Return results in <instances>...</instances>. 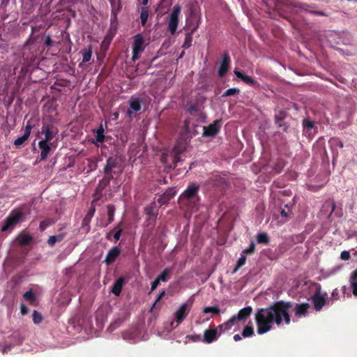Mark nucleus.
Segmentation results:
<instances>
[{"label": "nucleus", "instance_id": "obj_31", "mask_svg": "<svg viewBox=\"0 0 357 357\" xmlns=\"http://www.w3.org/2000/svg\"><path fill=\"white\" fill-rule=\"evenodd\" d=\"M194 32L191 30L190 32L185 34V40L182 46L184 49H188L192 45V34Z\"/></svg>", "mask_w": 357, "mask_h": 357}, {"label": "nucleus", "instance_id": "obj_53", "mask_svg": "<svg viewBox=\"0 0 357 357\" xmlns=\"http://www.w3.org/2000/svg\"><path fill=\"white\" fill-rule=\"evenodd\" d=\"M350 286L352 288L353 294L354 296H357V279L354 280L349 281Z\"/></svg>", "mask_w": 357, "mask_h": 357}, {"label": "nucleus", "instance_id": "obj_25", "mask_svg": "<svg viewBox=\"0 0 357 357\" xmlns=\"http://www.w3.org/2000/svg\"><path fill=\"white\" fill-rule=\"evenodd\" d=\"M112 7V13L118 15L122 8L121 0H109Z\"/></svg>", "mask_w": 357, "mask_h": 357}, {"label": "nucleus", "instance_id": "obj_61", "mask_svg": "<svg viewBox=\"0 0 357 357\" xmlns=\"http://www.w3.org/2000/svg\"><path fill=\"white\" fill-rule=\"evenodd\" d=\"M20 311L22 315H25L29 312V308L24 304L20 306Z\"/></svg>", "mask_w": 357, "mask_h": 357}, {"label": "nucleus", "instance_id": "obj_60", "mask_svg": "<svg viewBox=\"0 0 357 357\" xmlns=\"http://www.w3.org/2000/svg\"><path fill=\"white\" fill-rule=\"evenodd\" d=\"M186 338L189 339V340H191L193 342H197V341H199L201 340V337L199 335H187L186 336Z\"/></svg>", "mask_w": 357, "mask_h": 357}, {"label": "nucleus", "instance_id": "obj_14", "mask_svg": "<svg viewBox=\"0 0 357 357\" xmlns=\"http://www.w3.org/2000/svg\"><path fill=\"white\" fill-rule=\"evenodd\" d=\"M186 19H189L190 22H191V20H196V24L192 29V31H195L198 29V27L200 24V22H201V15H200V13L196 6H190L189 14Z\"/></svg>", "mask_w": 357, "mask_h": 357}, {"label": "nucleus", "instance_id": "obj_10", "mask_svg": "<svg viewBox=\"0 0 357 357\" xmlns=\"http://www.w3.org/2000/svg\"><path fill=\"white\" fill-rule=\"evenodd\" d=\"M120 164V159L116 156H112L107 158L106 165L104 167V173L105 174L109 176H114L113 174H115L116 172L114 171V169L118 167Z\"/></svg>", "mask_w": 357, "mask_h": 357}, {"label": "nucleus", "instance_id": "obj_16", "mask_svg": "<svg viewBox=\"0 0 357 357\" xmlns=\"http://www.w3.org/2000/svg\"><path fill=\"white\" fill-rule=\"evenodd\" d=\"M114 178V176H109L105 174V176L99 181L98 184L96 188V195L98 196L97 199H100L102 196V190L109 185L110 181Z\"/></svg>", "mask_w": 357, "mask_h": 357}, {"label": "nucleus", "instance_id": "obj_33", "mask_svg": "<svg viewBox=\"0 0 357 357\" xmlns=\"http://www.w3.org/2000/svg\"><path fill=\"white\" fill-rule=\"evenodd\" d=\"M33 238L29 234H24L19 236V244L22 246L26 245L29 244Z\"/></svg>", "mask_w": 357, "mask_h": 357}, {"label": "nucleus", "instance_id": "obj_23", "mask_svg": "<svg viewBox=\"0 0 357 357\" xmlns=\"http://www.w3.org/2000/svg\"><path fill=\"white\" fill-rule=\"evenodd\" d=\"M96 201V199L92 201L91 204V207L83 220V224H88L91 221L93 216L94 215V213L96 212V206L94 205V202Z\"/></svg>", "mask_w": 357, "mask_h": 357}, {"label": "nucleus", "instance_id": "obj_45", "mask_svg": "<svg viewBox=\"0 0 357 357\" xmlns=\"http://www.w3.org/2000/svg\"><path fill=\"white\" fill-rule=\"evenodd\" d=\"M231 324H229V321L219 325L218 328H219L220 333H224L225 331H227L231 329Z\"/></svg>", "mask_w": 357, "mask_h": 357}, {"label": "nucleus", "instance_id": "obj_43", "mask_svg": "<svg viewBox=\"0 0 357 357\" xmlns=\"http://www.w3.org/2000/svg\"><path fill=\"white\" fill-rule=\"evenodd\" d=\"M36 126V120L33 119H30L25 126L24 132L29 134L30 135L32 128Z\"/></svg>", "mask_w": 357, "mask_h": 357}, {"label": "nucleus", "instance_id": "obj_64", "mask_svg": "<svg viewBox=\"0 0 357 357\" xmlns=\"http://www.w3.org/2000/svg\"><path fill=\"white\" fill-rule=\"evenodd\" d=\"M355 280H357V268L351 273L349 278V281L352 280L353 282Z\"/></svg>", "mask_w": 357, "mask_h": 357}, {"label": "nucleus", "instance_id": "obj_9", "mask_svg": "<svg viewBox=\"0 0 357 357\" xmlns=\"http://www.w3.org/2000/svg\"><path fill=\"white\" fill-rule=\"evenodd\" d=\"M222 120H215L213 123L208 126H204L203 128V136L204 137H214L220 131L221 128Z\"/></svg>", "mask_w": 357, "mask_h": 357}, {"label": "nucleus", "instance_id": "obj_32", "mask_svg": "<svg viewBox=\"0 0 357 357\" xmlns=\"http://www.w3.org/2000/svg\"><path fill=\"white\" fill-rule=\"evenodd\" d=\"M203 312L205 314L211 313L213 316L218 315L220 310L218 306H209L205 307L203 309Z\"/></svg>", "mask_w": 357, "mask_h": 357}, {"label": "nucleus", "instance_id": "obj_22", "mask_svg": "<svg viewBox=\"0 0 357 357\" xmlns=\"http://www.w3.org/2000/svg\"><path fill=\"white\" fill-rule=\"evenodd\" d=\"M124 282H125V279L123 277H120L115 281L114 284H113V286L112 287V290H111L112 292L114 295H116V296L120 295L122 288H123V286L124 284Z\"/></svg>", "mask_w": 357, "mask_h": 357}, {"label": "nucleus", "instance_id": "obj_59", "mask_svg": "<svg viewBox=\"0 0 357 357\" xmlns=\"http://www.w3.org/2000/svg\"><path fill=\"white\" fill-rule=\"evenodd\" d=\"M171 4V2L168 0H160V3L158 4V9L162 8L163 6H169Z\"/></svg>", "mask_w": 357, "mask_h": 357}, {"label": "nucleus", "instance_id": "obj_2", "mask_svg": "<svg viewBox=\"0 0 357 357\" xmlns=\"http://www.w3.org/2000/svg\"><path fill=\"white\" fill-rule=\"evenodd\" d=\"M200 186L196 183H191L179 197L181 204L186 206L188 209L198 208L200 204L199 191Z\"/></svg>", "mask_w": 357, "mask_h": 357}, {"label": "nucleus", "instance_id": "obj_52", "mask_svg": "<svg viewBox=\"0 0 357 357\" xmlns=\"http://www.w3.org/2000/svg\"><path fill=\"white\" fill-rule=\"evenodd\" d=\"M329 143L333 146H339L341 149L343 148V146H344L342 142L338 138L331 139V140L329 141Z\"/></svg>", "mask_w": 357, "mask_h": 357}, {"label": "nucleus", "instance_id": "obj_21", "mask_svg": "<svg viewBox=\"0 0 357 357\" xmlns=\"http://www.w3.org/2000/svg\"><path fill=\"white\" fill-rule=\"evenodd\" d=\"M310 307V304L307 303H303L301 304H296L294 311L295 315L298 317L305 316Z\"/></svg>", "mask_w": 357, "mask_h": 357}, {"label": "nucleus", "instance_id": "obj_63", "mask_svg": "<svg viewBox=\"0 0 357 357\" xmlns=\"http://www.w3.org/2000/svg\"><path fill=\"white\" fill-rule=\"evenodd\" d=\"M303 126L305 127L308 128H312L313 126H314V122L310 121H307V120H304L303 121Z\"/></svg>", "mask_w": 357, "mask_h": 357}, {"label": "nucleus", "instance_id": "obj_15", "mask_svg": "<svg viewBox=\"0 0 357 357\" xmlns=\"http://www.w3.org/2000/svg\"><path fill=\"white\" fill-rule=\"evenodd\" d=\"M121 254V248L119 246L112 247L107 252L106 257L104 260L107 266L113 264Z\"/></svg>", "mask_w": 357, "mask_h": 357}, {"label": "nucleus", "instance_id": "obj_19", "mask_svg": "<svg viewBox=\"0 0 357 357\" xmlns=\"http://www.w3.org/2000/svg\"><path fill=\"white\" fill-rule=\"evenodd\" d=\"M234 73L238 78L241 79L245 83L256 88H258L259 86V83L256 80L253 79L251 77L246 75L242 72L238 71L237 70H234Z\"/></svg>", "mask_w": 357, "mask_h": 357}, {"label": "nucleus", "instance_id": "obj_55", "mask_svg": "<svg viewBox=\"0 0 357 357\" xmlns=\"http://www.w3.org/2000/svg\"><path fill=\"white\" fill-rule=\"evenodd\" d=\"M190 122L189 119H185L184 121V126L183 128L186 133H190L191 132V128H190Z\"/></svg>", "mask_w": 357, "mask_h": 357}, {"label": "nucleus", "instance_id": "obj_41", "mask_svg": "<svg viewBox=\"0 0 357 357\" xmlns=\"http://www.w3.org/2000/svg\"><path fill=\"white\" fill-rule=\"evenodd\" d=\"M254 335V328L252 326H246L243 331H242V336L243 337H249Z\"/></svg>", "mask_w": 357, "mask_h": 357}, {"label": "nucleus", "instance_id": "obj_44", "mask_svg": "<svg viewBox=\"0 0 357 357\" xmlns=\"http://www.w3.org/2000/svg\"><path fill=\"white\" fill-rule=\"evenodd\" d=\"M23 297L26 301H29L31 304L36 301V295L32 291V290H29L25 292L23 295Z\"/></svg>", "mask_w": 357, "mask_h": 357}, {"label": "nucleus", "instance_id": "obj_46", "mask_svg": "<svg viewBox=\"0 0 357 357\" xmlns=\"http://www.w3.org/2000/svg\"><path fill=\"white\" fill-rule=\"evenodd\" d=\"M255 251V244L253 241H251L250 245L247 248L244 249L242 254L245 255H252Z\"/></svg>", "mask_w": 357, "mask_h": 357}, {"label": "nucleus", "instance_id": "obj_56", "mask_svg": "<svg viewBox=\"0 0 357 357\" xmlns=\"http://www.w3.org/2000/svg\"><path fill=\"white\" fill-rule=\"evenodd\" d=\"M169 159H171L170 153L169 154L162 153V155H161V162L163 164H168Z\"/></svg>", "mask_w": 357, "mask_h": 357}, {"label": "nucleus", "instance_id": "obj_58", "mask_svg": "<svg viewBox=\"0 0 357 357\" xmlns=\"http://www.w3.org/2000/svg\"><path fill=\"white\" fill-rule=\"evenodd\" d=\"M342 260H348L350 258V253L348 251H342L340 255Z\"/></svg>", "mask_w": 357, "mask_h": 357}, {"label": "nucleus", "instance_id": "obj_42", "mask_svg": "<svg viewBox=\"0 0 357 357\" xmlns=\"http://www.w3.org/2000/svg\"><path fill=\"white\" fill-rule=\"evenodd\" d=\"M91 55L92 51L90 47L89 49H84V50L82 52V62H89L91 59Z\"/></svg>", "mask_w": 357, "mask_h": 357}, {"label": "nucleus", "instance_id": "obj_48", "mask_svg": "<svg viewBox=\"0 0 357 357\" xmlns=\"http://www.w3.org/2000/svg\"><path fill=\"white\" fill-rule=\"evenodd\" d=\"M287 116V113L284 111H280L275 116V123H278L280 121H283Z\"/></svg>", "mask_w": 357, "mask_h": 357}, {"label": "nucleus", "instance_id": "obj_62", "mask_svg": "<svg viewBox=\"0 0 357 357\" xmlns=\"http://www.w3.org/2000/svg\"><path fill=\"white\" fill-rule=\"evenodd\" d=\"M186 24H187V26L190 29V30L193 28V26L195 25L196 24V20H191V22H190V20L189 19H186Z\"/></svg>", "mask_w": 357, "mask_h": 357}, {"label": "nucleus", "instance_id": "obj_20", "mask_svg": "<svg viewBox=\"0 0 357 357\" xmlns=\"http://www.w3.org/2000/svg\"><path fill=\"white\" fill-rule=\"evenodd\" d=\"M252 312V307L248 306L241 309L236 315H234V317L239 321H245L246 319L251 315Z\"/></svg>", "mask_w": 357, "mask_h": 357}, {"label": "nucleus", "instance_id": "obj_38", "mask_svg": "<svg viewBox=\"0 0 357 357\" xmlns=\"http://www.w3.org/2000/svg\"><path fill=\"white\" fill-rule=\"evenodd\" d=\"M145 213L149 215L150 220L153 219V221L155 220L158 213L155 211L154 206H151L146 207L145 208Z\"/></svg>", "mask_w": 357, "mask_h": 357}, {"label": "nucleus", "instance_id": "obj_1", "mask_svg": "<svg viewBox=\"0 0 357 357\" xmlns=\"http://www.w3.org/2000/svg\"><path fill=\"white\" fill-rule=\"evenodd\" d=\"M291 306V302L278 301L268 307L259 309L255 315L257 333L262 335L268 332L273 324L280 326L283 320L286 324H289L291 317L289 310Z\"/></svg>", "mask_w": 357, "mask_h": 357}, {"label": "nucleus", "instance_id": "obj_49", "mask_svg": "<svg viewBox=\"0 0 357 357\" xmlns=\"http://www.w3.org/2000/svg\"><path fill=\"white\" fill-rule=\"evenodd\" d=\"M246 256L243 254H241V257L237 261L236 267L234 268V272H236L238 268L241 267L245 264Z\"/></svg>", "mask_w": 357, "mask_h": 357}, {"label": "nucleus", "instance_id": "obj_51", "mask_svg": "<svg viewBox=\"0 0 357 357\" xmlns=\"http://www.w3.org/2000/svg\"><path fill=\"white\" fill-rule=\"evenodd\" d=\"M121 223H119L114 229H116V232L114 234V238L115 241H119L121 238V236L123 233V229L120 227Z\"/></svg>", "mask_w": 357, "mask_h": 357}, {"label": "nucleus", "instance_id": "obj_13", "mask_svg": "<svg viewBox=\"0 0 357 357\" xmlns=\"http://www.w3.org/2000/svg\"><path fill=\"white\" fill-rule=\"evenodd\" d=\"M52 146L56 147V144L42 140L38 142V147L40 149V160H45L47 158Z\"/></svg>", "mask_w": 357, "mask_h": 357}, {"label": "nucleus", "instance_id": "obj_8", "mask_svg": "<svg viewBox=\"0 0 357 357\" xmlns=\"http://www.w3.org/2000/svg\"><path fill=\"white\" fill-rule=\"evenodd\" d=\"M57 133V129L52 125L45 123L41 128V131L38 132L37 137H39L40 134L45 135V137L42 139V141L52 143L51 141Z\"/></svg>", "mask_w": 357, "mask_h": 357}, {"label": "nucleus", "instance_id": "obj_6", "mask_svg": "<svg viewBox=\"0 0 357 357\" xmlns=\"http://www.w3.org/2000/svg\"><path fill=\"white\" fill-rule=\"evenodd\" d=\"M132 60L135 61L140 57V54L145 49L144 40L142 34L138 33L133 38Z\"/></svg>", "mask_w": 357, "mask_h": 357}, {"label": "nucleus", "instance_id": "obj_40", "mask_svg": "<svg viewBox=\"0 0 357 357\" xmlns=\"http://www.w3.org/2000/svg\"><path fill=\"white\" fill-rule=\"evenodd\" d=\"M149 17V11L146 8H142L140 14L141 24L142 26H145Z\"/></svg>", "mask_w": 357, "mask_h": 357}, {"label": "nucleus", "instance_id": "obj_18", "mask_svg": "<svg viewBox=\"0 0 357 357\" xmlns=\"http://www.w3.org/2000/svg\"><path fill=\"white\" fill-rule=\"evenodd\" d=\"M175 195L176 190L174 188H169L162 195L160 196L158 202L160 204V205L167 204L173 197H174Z\"/></svg>", "mask_w": 357, "mask_h": 357}, {"label": "nucleus", "instance_id": "obj_36", "mask_svg": "<svg viewBox=\"0 0 357 357\" xmlns=\"http://www.w3.org/2000/svg\"><path fill=\"white\" fill-rule=\"evenodd\" d=\"M257 240L259 243L261 244H268L270 241L268 234L264 232L258 234Z\"/></svg>", "mask_w": 357, "mask_h": 357}, {"label": "nucleus", "instance_id": "obj_27", "mask_svg": "<svg viewBox=\"0 0 357 357\" xmlns=\"http://www.w3.org/2000/svg\"><path fill=\"white\" fill-rule=\"evenodd\" d=\"M130 107L135 112L141 110V100L138 98H131L130 100Z\"/></svg>", "mask_w": 357, "mask_h": 357}, {"label": "nucleus", "instance_id": "obj_24", "mask_svg": "<svg viewBox=\"0 0 357 357\" xmlns=\"http://www.w3.org/2000/svg\"><path fill=\"white\" fill-rule=\"evenodd\" d=\"M285 166V162L283 160H278L273 166V169L271 172L273 175L281 173Z\"/></svg>", "mask_w": 357, "mask_h": 357}, {"label": "nucleus", "instance_id": "obj_28", "mask_svg": "<svg viewBox=\"0 0 357 357\" xmlns=\"http://www.w3.org/2000/svg\"><path fill=\"white\" fill-rule=\"evenodd\" d=\"M171 273L172 268H165L156 278L158 279L160 282H167L169 279Z\"/></svg>", "mask_w": 357, "mask_h": 357}, {"label": "nucleus", "instance_id": "obj_50", "mask_svg": "<svg viewBox=\"0 0 357 357\" xmlns=\"http://www.w3.org/2000/svg\"><path fill=\"white\" fill-rule=\"evenodd\" d=\"M33 321L36 324H40L43 320V317L40 312L34 310L33 312Z\"/></svg>", "mask_w": 357, "mask_h": 357}, {"label": "nucleus", "instance_id": "obj_3", "mask_svg": "<svg viewBox=\"0 0 357 357\" xmlns=\"http://www.w3.org/2000/svg\"><path fill=\"white\" fill-rule=\"evenodd\" d=\"M311 285L315 287L314 294L311 298L312 302L314 304V308L316 311H320L326 305V294H325L324 295L321 294V286L320 284L314 282H311Z\"/></svg>", "mask_w": 357, "mask_h": 357}, {"label": "nucleus", "instance_id": "obj_39", "mask_svg": "<svg viewBox=\"0 0 357 357\" xmlns=\"http://www.w3.org/2000/svg\"><path fill=\"white\" fill-rule=\"evenodd\" d=\"M170 158L173 162V165H170L169 167L174 169L176 167L177 163L181 160V157L179 153H170Z\"/></svg>", "mask_w": 357, "mask_h": 357}, {"label": "nucleus", "instance_id": "obj_26", "mask_svg": "<svg viewBox=\"0 0 357 357\" xmlns=\"http://www.w3.org/2000/svg\"><path fill=\"white\" fill-rule=\"evenodd\" d=\"M107 208L108 220H107V222L105 223V225H103L102 227H106L109 224L112 223L114 221V213H115L114 206H113L112 204H108L107 206Z\"/></svg>", "mask_w": 357, "mask_h": 357}, {"label": "nucleus", "instance_id": "obj_11", "mask_svg": "<svg viewBox=\"0 0 357 357\" xmlns=\"http://www.w3.org/2000/svg\"><path fill=\"white\" fill-rule=\"evenodd\" d=\"M218 330L219 328H218V327L205 330L204 332L202 342L210 344L218 340L220 334V332L218 333Z\"/></svg>", "mask_w": 357, "mask_h": 357}, {"label": "nucleus", "instance_id": "obj_4", "mask_svg": "<svg viewBox=\"0 0 357 357\" xmlns=\"http://www.w3.org/2000/svg\"><path fill=\"white\" fill-rule=\"evenodd\" d=\"M24 213L21 210L13 211L6 219L4 224L1 227V231H6L13 229V228L20 222Z\"/></svg>", "mask_w": 357, "mask_h": 357}, {"label": "nucleus", "instance_id": "obj_54", "mask_svg": "<svg viewBox=\"0 0 357 357\" xmlns=\"http://www.w3.org/2000/svg\"><path fill=\"white\" fill-rule=\"evenodd\" d=\"M165 295V291L162 290L158 296L157 299L155 300V303H153V306L151 307V310L156 307L158 302H159L162 297Z\"/></svg>", "mask_w": 357, "mask_h": 357}, {"label": "nucleus", "instance_id": "obj_29", "mask_svg": "<svg viewBox=\"0 0 357 357\" xmlns=\"http://www.w3.org/2000/svg\"><path fill=\"white\" fill-rule=\"evenodd\" d=\"M64 238V234H60L55 236H50L47 243L49 245L53 246L56 242H61Z\"/></svg>", "mask_w": 357, "mask_h": 357}, {"label": "nucleus", "instance_id": "obj_7", "mask_svg": "<svg viewBox=\"0 0 357 357\" xmlns=\"http://www.w3.org/2000/svg\"><path fill=\"white\" fill-rule=\"evenodd\" d=\"M192 302L188 301L181 305L180 308L174 313V320L177 322V325L181 324L189 314Z\"/></svg>", "mask_w": 357, "mask_h": 357}, {"label": "nucleus", "instance_id": "obj_57", "mask_svg": "<svg viewBox=\"0 0 357 357\" xmlns=\"http://www.w3.org/2000/svg\"><path fill=\"white\" fill-rule=\"evenodd\" d=\"M160 282V281H159V280L157 278H155V280L151 282V291H150L149 294L151 292L153 291L158 287Z\"/></svg>", "mask_w": 357, "mask_h": 357}, {"label": "nucleus", "instance_id": "obj_47", "mask_svg": "<svg viewBox=\"0 0 357 357\" xmlns=\"http://www.w3.org/2000/svg\"><path fill=\"white\" fill-rule=\"evenodd\" d=\"M239 93H240V90L238 89H237V88H231V89H229L227 90H226L223 93L222 97L234 96V95H236V94H238Z\"/></svg>", "mask_w": 357, "mask_h": 357}, {"label": "nucleus", "instance_id": "obj_17", "mask_svg": "<svg viewBox=\"0 0 357 357\" xmlns=\"http://www.w3.org/2000/svg\"><path fill=\"white\" fill-rule=\"evenodd\" d=\"M294 7L300 8L301 10L308 12L310 13L315 14L317 15L324 16L326 15L323 11H317L314 10L316 6L314 4H307L302 3H295Z\"/></svg>", "mask_w": 357, "mask_h": 357}, {"label": "nucleus", "instance_id": "obj_12", "mask_svg": "<svg viewBox=\"0 0 357 357\" xmlns=\"http://www.w3.org/2000/svg\"><path fill=\"white\" fill-rule=\"evenodd\" d=\"M231 59L229 54L225 52L222 56V61L218 68V75L223 77L229 70Z\"/></svg>", "mask_w": 357, "mask_h": 357}, {"label": "nucleus", "instance_id": "obj_35", "mask_svg": "<svg viewBox=\"0 0 357 357\" xmlns=\"http://www.w3.org/2000/svg\"><path fill=\"white\" fill-rule=\"evenodd\" d=\"M187 112L191 115H199L201 114V111L198 107L192 103L187 105Z\"/></svg>", "mask_w": 357, "mask_h": 357}, {"label": "nucleus", "instance_id": "obj_37", "mask_svg": "<svg viewBox=\"0 0 357 357\" xmlns=\"http://www.w3.org/2000/svg\"><path fill=\"white\" fill-rule=\"evenodd\" d=\"M29 136L30 135L29 134H27L26 132H24V135L22 136L17 137L14 141V145L16 147H20V146H22L28 139Z\"/></svg>", "mask_w": 357, "mask_h": 357}, {"label": "nucleus", "instance_id": "obj_5", "mask_svg": "<svg viewBox=\"0 0 357 357\" xmlns=\"http://www.w3.org/2000/svg\"><path fill=\"white\" fill-rule=\"evenodd\" d=\"M181 8L178 4H177L173 7L172 12L169 15V20L168 22V30L172 35H174L177 30L178 24L179 22L178 17L181 14Z\"/></svg>", "mask_w": 357, "mask_h": 357}, {"label": "nucleus", "instance_id": "obj_30", "mask_svg": "<svg viewBox=\"0 0 357 357\" xmlns=\"http://www.w3.org/2000/svg\"><path fill=\"white\" fill-rule=\"evenodd\" d=\"M96 139L97 142L100 143H102L105 140L102 125H100V126L96 130Z\"/></svg>", "mask_w": 357, "mask_h": 357}, {"label": "nucleus", "instance_id": "obj_34", "mask_svg": "<svg viewBox=\"0 0 357 357\" xmlns=\"http://www.w3.org/2000/svg\"><path fill=\"white\" fill-rule=\"evenodd\" d=\"M336 208V204L333 201H326L323 205V210L326 211V209L331 208V212L329 213L328 218H330L332 213L334 212Z\"/></svg>", "mask_w": 357, "mask_h": 357}]
</instances>
